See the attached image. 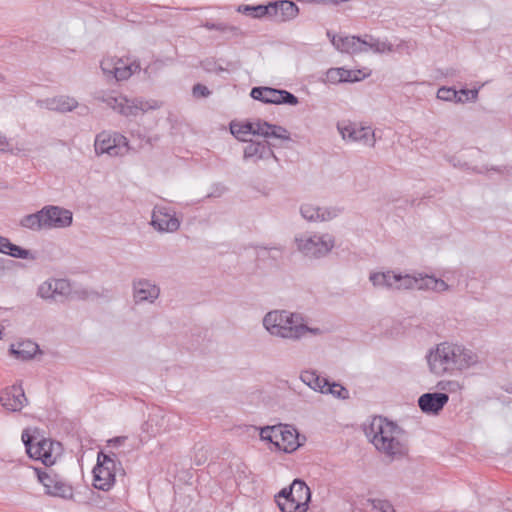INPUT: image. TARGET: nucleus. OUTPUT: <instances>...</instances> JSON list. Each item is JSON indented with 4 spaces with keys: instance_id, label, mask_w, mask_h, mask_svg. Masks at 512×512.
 <instances>
[{
    "instance_id": "nucleus-5",
    "label": "nucleus",
    "mask_w": 512,
    "mask_h": 512,
    "mask_svg": "<svg viewBox=\"0 0 512 512\" xmlns=\"http://www.w3.org/2000/svg\"><path fill=\"white\" fill-rule=\"evenodd\" d=\"M94 100L106 104L115 112L125 116H137L140 113L160 107L156 100H145L142 98L128 99L127 97L117 94L115 91L97 90L93 94Z\"/></svg>"
},
{
    "instance_id": "nucleus-27",
    "label": "nucleus",
    "mask_w": 512,
    "mask_h": 512,
    "mask_svg": "<svg viewBox=\"0 0 512 512\" xmlns=\"http://www.w3.org/2000/svg\"><path fill=\"white\" fill-rule=\"evenodd\" d=\"M300 213L304 219L310 222L329 221L338 216L340 210L337 208L320 207L306 203L300 207Z\"/></svg>"
},
{
    "instance_id": "nucleus-47",
    "label": "nucleus",
    "mask_w": 512,
    "mask_h": 512,
    "mask_svg": "<svg viewBox=\"0 0 512 512\" xmlns=\"http://www.w3.org/2000/svg\"><path fill=\"white\" fill-rule=\"evenodd\" d=\"M5 239H6V237H3L0 235V251H3L2 246L4 244Z\"/></svg>"
},
{
    "instance_id": "nucleus-8",
    "label": "nucleus",
    "mask_w": 512,
    "mask_h": 512,
    "mask_svg": "<svg viewBox=\"0 0 512 512\" xmlns=\"http://www.w3.org/2000/svg\"><path fill=\"white\" fill-rule=\"evenodd\" d=\"M117 471H123L115 453H98L97 464L93 469V485L103 491L109 490L114 482Z\"/></svg>"
},
{
    "instance_id": "nucleus-23",
    "label": "nucleus",
    "mask_w": 512,
    "mask_h": 512,
    "mask_svg": "<svg viewBox=\"0 0 512 512\" xmlns=\"http://www.w3.org/2000/svg\"><path fill=\"white\" fill-rule=\"evenodd\" d=\"M1 405L8 411L18 412L28 402L21 385H12L0 392Z\"/></svg>"
},
{
    "instance_id": "nucleus-11",
    "label": "nucleus",
    "mask_w": 512,
    "mask_h": 512,
    "mask_svg": "<svg viewBox=\"0 0 512 512\" xmlns=\"http://www.w3.org/2000/svg\"><path fill=\"white\" fill-rule=\"evenodd\" d=\"M418 274H401L393 271L375 272L370 274V281L375 287H385L395 290L417 289Z\"/></svg>"
},
{
    "instance_id": "nucleus-35",
    "label": "nucleus",
    "mask_w": 512,
    "mask_h": 512,
    "mask_svg": "<svg viewBox=\"0 0 512 512\" xmlns=\"http://www.w3.org/2000/svg\"><path fill=\"white\" fill-rule=\"evenodd\" d=\"M322 394H330L334 398L341 400L349 398V391L344 386L337 382H330L329 380Z\"/></svg>"
},
{
    "instance_id": "nucleus-33",
    "label": "nucleus",
    "mask_w": 512,
    "mask_h": 512,
    "mask_svg": "<svg viewBox=\"0 0 512 512\" xmlns=\"http://www.w3.org/2000/svg\"><path fill=\"white\" fill-rule=\"evenodd\" d=\"M2 249L3 251H0L1 253L7 254L14 258L31 260L35 259V256L32 254L30 250L24 249L18 245L13 244L12 242H10L8 238L5 239Z\"/></svg>"
},
{
    "instance_id": "nucleus-6",
    "label": "nucleus",
    "mask_w": 512,
    "mask_h": 512,
    "mask_svg": "<svg viewBox=\"0 0 512 512\" xmlns=\"http://www.w3.org/2000/svg\"><path fill=\"white\" fill-rule=\"evenodd\" d=\"M296 249L309 259L326 257L335 246V238L329 233L303 232L294 238Z\"/></svg>"
},
{
    "instance_id": "nucleus-19",
    "label": "nucleus",
    "mask_w": 512,
    "mask_h": 512,
    "mask_svg": "<svg viewBox=\"0 0 512 512\" xmlns=\"http://www.w3.org/2000/svg\"><path fill=\"white\" fill-rule=\"evenodd\" d=\"M243 159L244 161H251L255 164L269 159H273L276 162L279 161L271 147V144L267 140H249L243 149Z\"/></svg>"
},
{
    "instance_id": "nucleus-14",
    "label": "nucleus",
    "mask_w": 512,
    "mask_h": 512,
    "mask_svg": "<svg viewBox=\"0 0 512 512\" xmlns=\"http://www.w3.org/2000/svg\"><path fill=\"white\" fill-rule=\"evenodd\" d=\"M181 426V419L173 413H165L161 409H156L149 415L145 423L144 430L151 436L178 429Z\"/></svg>"
},
{
    "instance_id": "nucleus-9",
    "label": "nucleus",
    "mask_w": 512,
    "mask_h": 512,
    "mask_svg": "<svg viewBox=\"0 0 512 512\" xmlns=\"http://www.w3.org/2000/svg\"><path fill=\"white\" fill-rule=\"evenodd\" d=\"M260 436L262 440L271 442L286 453H291L300 446L299 434L291 425L279 424L264 427L261 429Z\"/></svg>"
},
{
    "instance_id": "nucleus-20",
    "label": "nucleus",
    "mask_w": 512,
    "mask_h": 512,
    "mask_svg": "<svg viewBox=\"0 0 512 512\" xmlns=\"http://www.w3.org/2000/svg\"><path fill=\"white\" fill-rule=\"evenodd\" d=\"M363 53L373 52L377 54L399 52L406 50L410 53L411 45L409 42L401 40L397 45H393L387 40H381L372 35L365 34L363 36Z\"/></svg>"
},
{
    "instance_id": "nucleus-22",
    "label": "nucleus",
    "mask_w": 512,
    "mask_h": 512,
    "mask_svg": "<svg viewBox=\"0 0 512 512\" xmlns=\"http://www.w3.org/2000/svg\"><path fill=\"white\" fill-rule=\"evenodd\" d=\"M133 300L139 303H154L160 295V288L151 280L145 278L134 279L132 282Z\"/></svg>"
},
{
    "instance_id": "nucleus-2",
    "label": "nucleus",
    "mask_w": 512,
    "mask_h": 512,
    "mask_svg": "<svg viewBox=\"0 0 512 512\" xmlns=\"http://www.w3.org/2000/svg\"><path fill=\"white\" fill-rule=\"evenodd\" d=\"M364 432L374 447L391 460L399 459L408 452L404 430L381 416L374 417Z\"/></svg>"
},
{
    "instance_id": "nucleus-4",
    "label": "nucleus",
    "mask_w": 512,
    "mask_h": 512,
    "mask_svg": "<svg viewBox=\"0 0 512 512\" xmlns=\"http://www.w3.org/2000/svg\"><path fill=\"white\" fill-rule=\"evenodd\" d=\"M72 220L73 214L70 210L60 206L47 205L35 213L23 216L19 225L32 231H40L69 227Z\"/></svg>"
},
{
    "instance_id": "nucleus-26",
    "label": "nucleus",
    "mask_w": 512,
    "mask_h": 512,
    "mask_svg": "<svg viewBox=\"0 0 512 512\" xmlns=\"http://www.w3.org/2000/svg\"><path fill=\"white\" fill-rule=\"evenodd\" d=\"M36 105L39 108H45L50 111L66 113L76 109L78 106V102L73 97L67 95H60L46 99H38L36 100Z\"/></svg>"
},
{
    "instance_id": "nucleus-36",
    "label": "nucleus",
    "mask_w": 512,
    "mask_h": 512,
    "mask_svg": "<svg viewBox=\"0 0 512 512\" xmlns=\"http://www.w3.org/2000/svg\"><path fill=\"white\" fill-rule=\"evenodd\" d=\"M437 98L443 101H450L455 103H465L461 96H459V92L452 87H440L437 91Z\"/></svg>"
},
{
    "instance_id": "nucleus-13",
    "label": "nucleus",
    "mask_w": 512,
    "mask_h": 512,
    "mask_svg": "<svg viewBox=\"0 0 512 512\" xmlns=\"http://www.w3.org/2000/svg\"><path fill=\"white\" fill-rule=\"evenodd\" d=\"M21 438L30 458L40 460L45 466L55 463V457L52 454V442L50 440L43 438L38 440L36 444H33L34 437L30 434V429H24Z\"/></svg>"
},
{
    "instance_id": "nucleus-48",
    "label": "nucleus",
    "mask_w": 512,
    "mask_h": 512,
    "mask_svg": "<svg viewBox=\"0 0 512 512\" xmlns=\"http://www.w3.org/2000/svg\"><path fill=\"white\" fill-rule=\"evenodd\" d=\"M4 266H3V262L2 260L0 259V276L4 273Z\"/></svg>"
},
{
    "instance_id": "nucleus-51",
    "label": "nucleus",
    "mask_w": 512,
    "mask_h": 512,
    "mask_svg": "<svg viewBox=\"0 0 512 512\" xmlns=\"http://www.w3.org/2000/svg\"><path fill=\"white\" fill-rule=\"evenodd\" d=\"M387 508L391 511H393L392 507L390 505L387 504Z\"/></svg>"
},
{
    "instance_id": "nucleus-41",
    "label": "nucleus",
    "mask_w": 512,
    "mask_h": 512,
    "mask_svg": "<svg viewBox=\"0 0 512 512\" xmlns=\"http://www.w3.org/2000/svg\"><path fill=\"white\" fill-rule=\"evenodd\" d=\"M192 92H193V95L195 97H197V98H199V97H207V96L210 95L209 89L206 86L202 85V84L194 85Z\"/></svg>"
},
{
    "instance_id": "nucleus-40",
    "label": "nucleus",
    "mask_w": 512,
    "mask_h": 512,
    "mask_svg": "<svg viewBox=\"0 0 512 512\" xmlns=\"http://www.w3.org/2000/svg\"><path fill=\"white\" fill-rule=\"evenodd\" d=\"M481 86L475 89H461L459 90V96H461L464 100L475 102L478 99V93Z\"/></svg>"
},
{
    "instance_id": "nucleus-45",
    "label": "nucleus",
    "mask_w": 512,
    "mask_h": 512,
    "mask_svg": "<svg viewBox=\"0 0 512 512\" xmlns=\"http://www.w3.org/2000/svg\"><path fill=\"white\" fill-rule=\"evenodd\" d=\"M127 439V437L125 436H120V437H115L111 440L108 441V443L112 446H119L121 445L125 440Z\"/></svg>"
},
{
    "instance_id": "nucleus-43",
    "label": "nucleus",
    "mask_w": 512,
    "mask_h": 512,
    "mask_svg": "<svg viewBox=\"0 0 512 512\" xmlns=\"http://www.w3.org/2000/svg\"><path fill=\"white\" fill-rule=\"evenodd\" d=\"M204 27H206L208 30H219V31H222V32H225V31H230L232 30L233 28L232 27H229L223 23H210V22H206L204 24Z\"/></svg>"
},
{
    "instance_id": "nucleus-49",
    "label": "nucleus",
    "mask_w": 512,
    "mask_h": 512,
    "mask_svg": "<svg viewBox=\"0 0 512 512\" xmlns=\"http://www.w3.org/2000/svg\"><path fill=\"white\" fill-rule=\"evenodd\" d=\"M506 391L512 393V384L506 387Z\"/></svg>"
},
{
    "instance_id": "nucleus-39",
    "label": "nucleus",
    "mask_w": 512,
    "mask_h": 512,
    "mask_svg": "<svg viewBox=\"0 0 512 512\" xmlns=\"http://www.w3.org/2000/svg\"><path fill=\"white\" fill-rule=\"evenodd\" d=\"M434 276L418 273L417 277V290H432L434 287Z\"/></svg>"
},
{
    "instance_id": "nucleus-34",
    "label": "nucleus",
    "mask_w": 512,
    "mask_h": 512,
    "mask_svg": "<svg viewBox=\"0 0 512 512\" xmlns=\"http://www.w3.org/2000/svg\"><path fill=\"white\" fill-rule=\"evenodd\" d=\"M274 7L273 6H269L268 5H255V6H251V5H240L238 7V12L244 14V15H247V16H251L253 18H262L264 16H268L269 17V14L271 12V10H273Z\"/></svg>"
},
{
    "instance_id": "nucleus-38",
    "label": "nucleus",
    "mask_w": 512,
    "mask_h": 512,
    "mask_svg": "<svg viewBox=\"0 0 512 512\" xmlns=\"http://www.w3.org/2000/svg\"><path fill=\"white\" fill-rule=\"evenodd\" d=\"M437 388L443 393H459L464 388V384L458 380H441L437 383Z\"/></svg>"
},
{
    "instance_id": "nucleus-17",
    "label": "nucleus",
    "mask_w": 512,
    "mask_h": 512,
    "mask_svg": "<svg viewBox=\"0 0 512 512\" xmlns=\"http://www.w3.org/2000/svg\"><path fill=\"white\" fill-rule=\"evenodd\" d=\"M250 96L258 101L270 104H288L297 105L298 98L286 90L275 89L271 87H254Z\"/></svg>"
},
{
    "instance_id": "nucleus-10",
    "label": "nucleus",
    "mask_w": 512,
    "mask_h": 512,
    "mask_svg": "<svg viewBox=\"0 0 512 512\" xmlns=\"http://www.w3.org/2000/svg\"><path fill=\"white\" fill-rule=\"evenodd\" d=\"M100 67L108 79H115L116 81L127 80L141 69L140 63L136 60L129 61L127 59V61H124L122 58L113 56L104 57L100 62Z\"/></svg>"
},
{
    "instance_id": "nucleus-18",
    "label": "nucleus",
    "mask_w": 512,
    "mask_h": 512,
    "mask_svg": "<svg viewBox=\"0 0 512 512\" xmlns=\"http://www.w3.org/2000/svg\"><path fill=\"white\" fill-rule=\"evenodd\" d=\"M39 482L44 486L46 493L61 498H71L72 487L64 482L58 475L48 473L45 470L35 468Z\"/></svg>"
},
{
    "instance_id": "nucleus-28",
    "label": "nucleus",
    "mask_w": 512,
    "mask_h": 512,
    "mask_svg": "<svg viewBox=\"0 0 512 512\" xmlns=\"http://www.w3.org/2000/svg\"><path fill=\"white\" fill-rule=\"evenodd\" d=\"M269 6H273L269 17L275 18L276 21L284 22L294 18L298 14L297 5L289 0H283L279 2L269 3Z\"/></svg>"
},
{
    "instance_id": "nucleus-25",
    "label": "nucleus",
    "mask_w": 512,
    "mask_h": 512,
    "mask_svg": "<svg viewBox=\"0 0 512 512\" xmlns=\"http://www.w3.org/2000/svg\"><path fill=\"white\" fill-rule=\"evenodd\" d=\"M448 401L449 396L447 393H424L418 399V406L425 414L438 415Z\"/></svg>"
},
{
    "instance_id": "nucleus-44",
    "label": "nucleus",
    "mask_w": 512,
    "mask_h": 512,
    "mask_svg": "<svg viewBox=\"0 0 512 512\" xmlns=\"http://www.w3.org/2000/svg\"><path fill=\"white\" fill-rule=\"evenodd\" d=\"M448 289H449V285L444 280L435 278L434 287H433L432 291L444 292V291H447Z\"/></svg>"
},
{
    "instance_id": "nucleus-29",
    "label": "nucleus",
    "mask_w": 512,
    "mask_h": 512,
    "mask_svg": "<svg viewBox=\"0 0 512 512\" xmlns=\"http://www.w3.org/2000/svg\"><path fill=\"white\" fill-rule=\"evenodd\" d=\"M261 124V120L257 119L255 121H246V122H235L232 121L230 123V132L231 134L242 142H247V137L249 135H257V126Z\"/></svg>"
},
{
    "instance_id": "nucleus-50",
    "label": "nucleus",
    "mask_w": 512,
    "mask_h": 512,
    "mask_svg": "<svg viewBox=\"0 0 512 512\" xmlns=\"http://www.w3.org/2000/svg\"><path fill=\"white\" fill-rule=\"evenodd\" d=\"M4 81H5V76L2 73H0V82H4Z\"/></svg>"
},
{
    "instance_id": "nucleus-42",
    "label": "nucleus",
    "mask_w": 512,
    "mask_h": 512,
    "mask_svg": "<svg viewBox=\"0 0 512 512\" xmlns=\"http://www.w3.org/2000/svg\"><path fill=\"white\" fill-rule=\"evenodd\" d=\"M348 73L350 74L347 82H356L364 79L367 74L364 73L362 70H348Z\"/></svg>"
},
{
    "instance_id": "nucleus-24",
    "label": "nucleus",
    "mask_w": 512,
    "mask_h": 512,
    "mask_svg": "<svg viewBox=\"0 0 512 512\" xmlns=\"http://www.w3.org/2000/svg\"><path fill=\"white\" fill-rule=\"evenodd\" d=\"M327 36L330 38V41L334 48L341 53H363V36L359 37L335 35L332 34L330 31H327Z\"/></svg>"
},
{
    "instance_id": "nucleus-12",
    "label": "nucleus",
    "mask_w": 512,
    "mask_h": 512,
    "mask_svg": "<svg viewBox=\"0 0 512 512\" xmlns=\"http://www.w3.org/2000/svg\"><path fill=\"white\" fill-rule=\"evenodd\" d=\"M94 148L97 155L123 156L128 152V141L118 132L102 131L95 138Z\"/></svg>"
},
{
    "instance_id": "nucleus-16",
    "label": "nucleus",
    "mask_w": 512,
    "mask_h": 512,
    "mask_svg": "<svg viewBox=\"0 0 512 512\" xmlns=\"http://www.w3.org/2000/svg\"><path fill=\"white\" fill-rule=\"evenodd\" d=\"M70 293L71 285L66 279H47L37 289V296L50 302H64Z\"/></svg>"
},
{
    "instance_id": "nucleus-21",
    "label": "nucleus",
    "mask_w": 512,
    "mask_h": 512,
    "mask_svg": "<svg viewBox=\"0 0 512 512\" xmlns=\"http://www.w3.org/2000/svg\"><path fill=\"white\" fill-rule=\"evenodd\" d=\"M151 225L159 232L173 233L180 227V220L170 209L156 206L152 212Z\"/></svg>"
},
{
    "instance_id": "nucleus-30",
    "label": "nucleus",
    "mask_w": 512,
    "mask_h": 512,
    "mask_svg": "<svg viewBox=\"0 0 512 512\" xmlns=\"http://www.w3.org/2000/svg\"><path fill=\"white\" fill-rule=\"evenodd\" d=\"M9 351L15 358L25 361L32 359L36 355L39 351V346L31 340H25L12 344Z\"/></svg>"
},
{
    "instance_id": "nucleus-37",
    "label": "nucleus",
    "mask_w": 512,
    "mask_h": 512,
    "mask_svg": "<svg viewBox=\"0 0 512 512\" xmlns=\"http://www.w3.org/2000/svg\"><path fill=\"white\" fill-rule=\"evenodd\" d=\"M348 70L342 67L338 68H330L326 72V80L331 84H338L342 82H347L349 77Z\"/></svg>"
},
{
    "instance_id": "nucleus-31",
    "label": "nucleus",
    "mask_w": 512,
    "mask_h": 512,
    "mask_svg": "<svg viewBox=\"0 0 512 512\" xmlns=\"http://www.w3.org/2000/svg\"><path fill=\"white\" fill-rule=\"evenodd\" d=\"M257 132L258 136H262L266 139L271 137L284 141H289L291 139L290 133L286 128L279 125L270 124L262 120L261 124L257 126Z\"/></svg>"
},
{
    "instance_id": "nucleus-32",
    "label": "nucleus",
    "mask_w": 512,
    "mask_h": 512,
    "mask_svg": "<svg viewBox=\"0 0 512 512\" xmlns=\"http://www.w3.org/2000/svg\"><path fill=\"white\" fill-rule=\"evenodd\" d=\"M300 380L315 392L323 393L327 385V378L320 377L315 370H304L300 373Z\"/></svg>"
},
{
    "instance_id": "nucleus-15",
    "label": "nucleus",
    "mask_w": 512,
    "mask_h": 512,
    "mask_svg": "<svg viewBox=\"0 0 512 512\" xmlns=\"http://www.w3.org/2000/svg\"><path fill=\"white\" fill-rule=\"evenodd\" d=\"M338 132L346 141L360 142L368 147H374L375 136L370 126H362L355 122H341L337 124Z\"/></svg>"
},
{
    "instance_id": "nucleus-1",
    "label": "nucleus",
    "mask_w": 512,
    "mask_h": 512,
    "mask_svg": "<svg viewBox=\"0 0 512 512\" xmlns=\"http://www.w3.org/2000/svg\"><path fill=\"white\" fill-rule=\"evenodd\" d=\"M429 371L436 376L462 372L479 362L478 355L463 345L450 342L437 344L426 355Z\"/></svg>"
},
{
    "instance_id": "nucleus-3",
    "label": "nucleus",
    "mask_w": 512,
    "mask_h": 512,
    "mask_svg": "<svg viewBox=\"0 0 512 512\" xmlns=\"http://www.w3.org/2000/svg\"><path fill=\"white\" fill-rule=\"evenodd\" d=\"M263 326L271 336L291 341H299L308 333L314 336L322 333L320 328L307 326L301 314L287 310L269 311L263 318Z\"/></svg>"
},
{
    "instance_id": "nucleus-46",
    "label": "nucleus",
    "mask_w": 512,
    "mask_h": 512,
    "mask_svg": "<svg viewBox=\"0 0 512 512\" xmlns=\"http://www.w3.org/2000/svg\"><path fill=\"white\" fill-rule=\"evenodd\" d=\"M9 142L6 137H0V152L9 151Z\"/></svg>"
},
{
    "instance_id": "nucleus-7",
    "label": "nucleus",
    "mask_w": 512,
    "mask_h": 512,
    "mask_svg": "<svg viewBox=\"0 0 512 512\" xmlns=\"http://www.w3.org/2000/svg\"><path fill=\"white\" fill-rule=\"evenodd\" d=\"M310 500V488L300 479H295L276 496L277 505L282 512H307Z\"/></svg>"
}]
</instances>
